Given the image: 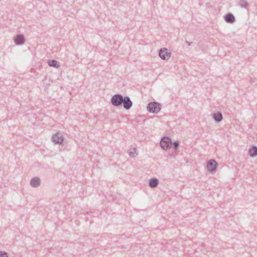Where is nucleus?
<instances>
[{"mask_svg":"<svg viewBox=\"0 0 257 257\" xmlns=\"http://www.w3.org/2000/svg\"><path fill=\"white\" fill-rule=\"evenodd\" d=\"M250 82H251V83L254 82H255L254 79L250 78Z\"/></svg>","mask_w":257,"mask_h":257,"instance_id":"19","label":"nucleus"},{"mask_svg":"<svg viewBox=\"0 0 257 257\" xmlns=\"http://www.w3.org/2000/svg\"><path fill=\"white\" fill-rule=\"evenodd\" d=\"M238 5L242 8H246L248 6V3L246 0H240Z\"/></svg>","mask_w":257,"mask_h":257,"instance_id":"14","label":"nucleus"},{"mask_svg":"<svg viewBox=\"0 0 257 257\" xmlns=\"http://www.w3.org/2000/svg\"><path fill=\"white\" fill-rule=\"evenodd\" d=\"M217 166L218 164L216 161L210 160L207 163L206 168L209 172H213L216 170Z\"/></svg>","mask_w":257,"mask_h":257,"instance_id":"4","label":"nucleus"},{"mask_svg":"<svg viewBox=\"0 0 257 257\" xmlns=\"http://www.w3.org/2000/svg\"><path fill=\"white\" fill-rule=\"evenodd\" d=\"M123 97V96L120 94H114L111 98V103L114 106H119L122 105Z\"/></svg>","mask_w":257,"mask_h":257,"instance_id":"2","label":"nucleus"},{"mask_svg":"<svg viewBox=\"0 0 257 257\" xmlns=\"http://www.w3.org/2000/svg\"><path fill=\"white\" fill-rule=\"evenodd\" d=\"M41 184V180L38 177H33L30 181V185L34 188L39 187Z\"/></svg>","mask_w":257,"mask_h":257,"instance_id":"8","label":"nucleus"},{"mask_svg":"<svg viewBox=\"0 0 257 257\" xmlns=\"http://www.w3.org/2000/svg\"><path fill=\"white\" fill-rule=\"evenodd\" d=\"M52 141L56 144H60L62 143L63 138L60 134H57L53 135Z\"/></svg>","mask_w":257,"mask_h":257,"instance_id":"9","label":"nucleus"},{"mask_svg":"<svg viewBox=\"0 0 257 257\" xmlns=\"http://www.w3.org/2000/svg\"><path fill=\"white\" fill-rule=\"evenodd\" d=\"M130 156H131L132 157H135V156L134 155H133V153L132 152H130Z\"/></svg>","mask_w":257,"mask_h":257,"instance_id":"20","label":"nucleus"},{"mask_svg":"<svg viewBox=\"0 0 257 257\" xmlns=\"http://www.w3.org/2000/svg\"><path fill=\"white\" fill-rule=\"evenodd\" d=\"M159 184V180L155 178H152L149 181V185L151 188L157 187Z\"/></svg>","mask_w":257,"mask_h":257,"instance_id":"12","label":"nucleus"},{"mask_svg":"<svg viewBox=\"0 0 257 257\" xmlns=\"http://www.w3.org/2000/svg\"><path fill=\"white\" fill-rule=\"evenodd\" d=\"M171 141V139L168 137H164L160 142H162L164 143H169L170 144Z\"/></svg>","mask_w":257,"mask_h":257,"instance_id":"15","label":"nucleus"},{"mask_svg":"<svg viewBox=\"0 0 257 257\" xmlns=\"http://www.w3.org/2000/svg\"><path fill=\"white\" fill-rule=\"evenodd\" d=\"M147 108L150 112L157 113L161 109V105L157 102H151L147 105Z\"/></svg>","mask_w":257,"mask_h":257,"instance_id":"1","label":"nucleus"},{"mask_svg":"<svg viewBox=\"0 0 257 257\" xmlns=\"http://www.w3.org/2000/svg\"><path fill=\"white\" fill-rule=\"evenodd\" d=\"M0 257H8V254L5 251H0Z\"/></svg>","mask_w":257,"mask_h":257,"instance_id":"18","label":"nucleus"},{"mask_svg":"<svg viewBox=\"0 0 257 257\" xmlns=\"http://www.w3.org/2000/svg\"><path fill=\"white\" fill-rule=\"evenodd\" d=\"M122 105L125 109H129L133 105V102L128 96H125L123 97Z\"/></svg>","mask_w":257,"mask_h":257,"instance_id":"5","label":"nucleus"},{"mask_svg":"<svg viewBox=\"0 0 257 257\" xmlns=\"http://www.w3.org/2000/svg\"><path fill=\"white\" fill-rule=\"evenodd\" d=\"M213 118L217 122H220L223 119L221 112L217 111V112L214 113L213 114Z\"/></svg>","mask_w":257,"mask_h":257,"instance_id":"10","label":"nucleus"},{"mask_svg":"<svg viewBox=\"0 0 257 257\" xmlns=\"http://www.w3.org/2000/svg\"><path fill=\"white\" fill-rule=\"evenodd\" d=\"M15 43L17 45H23L25 42V39L23 34H17L14 38Z\"/></svg>","mask_w":257,"mask_h":257,"instance_id":"6","label":"nucleus"},{"mask_svg":"<svg viewBox=\"0 0 257 257\" xmlns=\"http://www.w3.org/2000/svg\"><path fill=\"white\" fill-rule=\"evenodd\" d=\"M186 43L188 44V46H190L191 45V43L190 42L186 41Z\"/></svg>","mask_w":257,"mask_h":257,"instance_id":"21","label":"nucleus"},{"mask_svg":"<svg viewBox=\"0 0 257 257\" xmlns=\"http://www.w3.org/2000/svg\"><path fill=\"white\" fill-rule=\"evenodd\" d=\"M170 144L160 142V146L163 150H167L170 147Z\"/></svg>","mask_w":257,"mask_h":257,"instance_id":"16","label":"nucleus"},{"mask_svg":"<svg viewBox=\"0 0 257 257\" xmlns=\"http://www.w3.org/2000/svg\"><path fill=\"white\" fill-rule=\"evenodd\" d=\"M225 21L227 23L233 24L235 21V17L231 13H227L224 17Z\"/></svg>","mask_w":257,"mask_h":257,"instance_id":"7","label":"nucleus"},{"mask_svg":"<svg viewBox=\"0 0 257 257\" xmlns=\"http://www.w3.org/2000/svg\"><path fill=\"white\" fill-rule=\"evenodd\" d=\"M48 65L51 67H53L55 68H58L60 66L59 63L54 59L50 60L48 62Z\"/></svg>","mask_w":257,"mask_h":257,"instance_id":"13","label":"nucleus"},{"mask_svg":"<svg viewBox=\"0 0 257 257\" xmlns=\"http://www.w3.org/2000/svg\"><path fill=\"white\" fill-rule=\"evenodd\" d=\"M173 146H174V149H175V150L177 149L178 148V147H179V142H177V141H175L173 143Z\"/></svg>","mask_w":257,"mask_h":257,"instance_id":"17","label":"nucleus"},{"mask_svg":"<svg viewBox=\"0 0 257 257\" xmlns=\"http://www.w3.org/2000/svg\"><path fill=\"white\" fill-rule=\"evenodd\" d=\"M171 53L168 51L167 48H161L159 51V56L164 60H168L171 57Z\"/></svg>","mask_w":257,"mask_h":257,"instance_id":"3","label":"nucleus"},{"mask_svg":"<svg viewBox=\"0 0 257 257\" xmlns=\"http://www.w3.org/2000/svg\"><path fill=\"white\" fill-rule=\"evenodd\" d=\"M248 154L251 157H254L257 156V147L252 146L248 151Z\"/></svg>","mask_w":257,"mask_h":257,"instance_id":"11","label":"nucleus"}]
</instances>
